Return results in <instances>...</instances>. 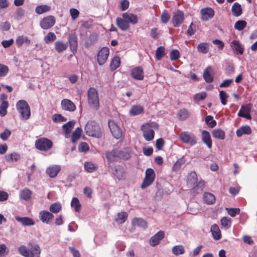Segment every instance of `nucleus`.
<instances>
[{
	"mask_svg": "<svg viewBox=\"0 0 257 257\" xmlns=\"http://www.w3.org/2000/svg\"><path fill=\"white\" fill-rule=\"evenodd\" d=\"M158 127V123L154 121H150L144 124L141 126V130L143 132L145 140L147 141L153 140L155 136L154 130H157Z\"/></svg>",
	"mask_w": 257,
	"mask_h": 257,
	"instance_id": "f257e3e1",
	"label": "nucleus"
},
{
	"mask_svg": "<svg viewBox=\"0 0 257 257\" xmlns=\"http://www.w3.org/2000/svg\"><path fill=\"white\" fill-rule=\"evenodd\" d=\"M87 102L88 104L93 109L98 110L99 108V99L97 90L91 87L87 91Z\"/></svg>",
	"mask_w": 257,
	"mask_h": 257,
	"instance_id": "f03ea898",
	"label": "nucleus"
},
{
	"mask_svg": "<svg viewBox=\"0 0 257 257\" xmlns=\"http://www.w3.org/2000/svg\"><path fill=\"white\" fill-rule=\"evenodd\" d=\"M84 130L86 134L89 136L100 138L102 136L99 125L93 121L87 122Z\"/></svg>",
	"mask_w": 257,
	"mask_h": 257,
	"instance_id": "7ed1b4c3",
	"label": "nucleus"
},
{
	"mask_svg": "<svg viewBox=\"0 0 257 257\" xmlns=\"http://www.w3.org/2000/svg\"><path fill=\"white\" fill-rule=\"evenodd\" d=\"M16 108L20 113L22 119H28L31 115L30 107L26 100H20L16 103Z\"/></svg>",
	"mask_w": 257,
	"mask_h": 257,
	"instance_id": "20e7f679",
	"label": "nucleus"
},
{
	"mask_svg": "<svg viewBox=\"0 0 257 257\" xmlns=\"http://www.w3.org/2000/svg\"><path fill=\"white\" fill-rule=\"evenodd\" d=\"M20 253L25 257H39L41 253L40 247L36 244L32 246L30 249L22 245L18 248Z\"/></svg>",
	"mask_w": 257,
	"mask_h": 257,
	"instance_id": "39448f33",
	"label": "nucleus"
},
{
	"mask_svg": "<svg viewBox=\"0 0 257 257\" xmlns=\"http://www.w3.org/2000/svg\"><path fill=\"white\" fill-rule=\"evenodd\" d=\"M35 145L37 149L46 151L52 148L53 142L47 138H41L36 140Z\"/></svg>",
	"mask_w": 257,
	"mask_h": 257,
	"instance_id": "423d86ee",
	"label": "nucleus"
},
{
	"mask_svg": "<svg viewBox=\"0 0 257 257\" xmlns=\"http://www.w3.org/2000/svg\"><path fill=\"white\" fill-rule=\"evenodd\" d=\"M180 141L183 143L193 146L197 143V139L195 135L189 132H183L179 135Z\"/></svg>",
	"mask_w": 257,
	"mask_h": 257,
	"instance_id": "0eeeda50",
	"label": "nucleus"
},
{
	"mask_svg": "<svg viewBox=\"0 0 257 257\" xmlns=\"http://www.w3.org/2000/svg\"><path fill=\"white\" fill-rule=\"evenodd\" d=\"M155 178V173L154 170L152 168H148L146 170L145 177L141 185V188L145 189L151 185L154 181Z\"/></svg>",
	"mask_w": 257,
	"mask_h": 257,
	"instance_id": "6e6552de",
	"label": "nucleus"
},
{
	"mask_svg": "<svg viewBox=\"0 0 257 257\" xmlns=\"http://www.w3.org/2000/svg\"><path fill=\"white\" fill-rule=\"evenodd\" d=\"M185 20L184 13L183 11L178 10L173 12L172 18V23L174 27H178Z\"/></svg>",
	"mask_w": 257,
	"mask_h": 257,
	"instance_id": "1a4fd4ad",
	"label": "nucleus"
},
{
	"mask_svg": "<svg viewBox=\"0 0 257 257\" xmlns=\"http://www.w3.org/2000/svg\"><path fill=\"white\" fill-rule=\"evenodd\" d=\"M55 23V19L53 16L44 18L40 22V25L42 29L48 30L53 27Z\"/></svg>",
	"mask_w": 257,
	"mask_h": 257,
	"instance_id": "9d476101",
	"label": "nucleus"
},
{
	"mask_svg": "<svg viewBox=\"0 0 257 257\" xmlns=\"http://www.w3.org/2000/svg\"><path fill=\"white\" fill-rule=\"evenodd\" d=\"M109 55V49L107 47H103L97 54V61L99 65H103L106 61Z\"/></svg>",
	"mask_w": 257,
	"mask_h": 257,
	"instance_id": "9b49d317",
	"label": "nucleus"
},
{
	"mask_svg": "<svg viewBox=\"0 0 257 257\" xmlns=\"http://www.w3.org/2000/svg\"><path fill=\"white\" fill-rule=\"evenodd\" d=\"M251 107L252 104L251 103H248L246 105H242L237 113V115L239 117L245 118L247 119H250L251 117L250 114V112Z\"/></svg>",
	"mask_w": 257,
	"mask_h": 257,
	"instance_id": "f8f14e48",
	"label": "nucleus"
},
{
	"mask_svg": "<svg viewBox=\"0 0 257 257\" xmlns=\"http://www.w3.org/2000/svg\"><path fill=\"white\" fill-rule=\"evenodd\" d=\"M61 107L63 110L69 112H73L76 109L75 104L71 100L67 98L61 100Z\"/></svg>",
	"mask_w": 257,
	"mask_h": 257,
	"instance_id": "ddd939ff",
	"label": "nucleus"
},
{
	"mask_svg": "<svg viewBox=\"0 0 257 257\" xmlns=\"http://www.w3.org/2000/svg\"><path fill=\"white\" fill-rule=\"evenodd\" d=\"M108 126L112 136L116 139H118L122 136V131L120 128L113 121H108Z\"/></svg>",
	"mask_w": 257,
	"mask_h": 257,
	"instance_id": "4468645a",
	"label": "nucleus"
},
{
	"mask_svg": "<svg viewBox=\"0 0 257 257\" xmlns=\"http://www.w3.org/2000/svg\"><path fill=\"white\" fill-rule=\"evenodd\" d=\"M39 218L43 223L48 224L54 218V215L48 211L42 210L39 213Z\"/></svg>",
	"mask_w": 257,
	"mask_h": 257,
	"instance_id": "2eb2a0df",
	"label": "nucleus"
},
{
	"mask_svg": "<svg viewBox=\"0 0 257 257\" xmlns=\"http://www.w3.org/2000/svg\"><path fill=\"white\" fill-rule=\"evenodd\" d=\"M131 75L136 80H142L144 78L143 69L140 66L136 67L131 70Z\"/></svg>",
	"mask_w": 257,
	"mask_h": 257,
	"instance_id": "dca6fc26",
	"label": "nucleus"
},
{
	"mask_svg": "<svg viewBox=\"0 0 257 257\" xmlns=\"http://www.w3.org/2000/svg\"><path fill=\"white\" fill-rule=\"evenodd\" d=\"M200 13L201 15V19L204 21H207L212 19L214 16V11L210 8L202 9L200 11Z\"/></svg>",
	"mask_w": 257,
	"mask_h": 257,
	"instance_id": "f3484780",
	"label": "nucleus"
},
{
	"mask_svg": "<svg viewBox=\"0 0 257 257\" xmlns=\"http://www.w3.org/2000/svg\"><path fill=\"white\" fill-rule=\"evenodd\" d=\"M203 77L207 83H211L214 79V73L212 67L211 66H207L204 70Z\"/></svg>",
	"mask_w": 257,
	"mask_h": 257,
	"instance_id": "a211bd4d",
	"label": "nucleus"
},
{
	"mask_svg": "<svg viewBox=\"0 0 257 257\" xmlns=\"http://www.w3.org/2000/svg\"><path fill=\"white\" fill-rule=\"evenodd\" d=\"M112 174L117 180H121L124 178L125 174V169L120 166H115Z\"/></svg>",
	"mask_w": 257,
	"mask_h": 257,
	"instance_id": "6ab92c4d",
	"label": "nucleus"
},
{
	"mask_svg": "<svg viewBox=\"0 0 257 257\" xmlns=\"http://www.w3.org/2000/svg\"><path fill=\"white\" fill-rule=\"evenodd\" d=\"M164 233L162 231H159L152 236L150 240V244L153 246L158 245L160 240L164 238Z\"/></svg>",
	"mask_w": 257,
	"mask_h": 257,
	"instance_id": "aec40b11",
	"label": "nucleus"
},
{
	"mask_svg": "<svg viewBox=\"0 0 257 257\" xmlns=\"http://www.w3.org/2000/svg\"><path fill=\"white\" fill-rule=\"evenodd\" d=\"M61 170V167L59 165H51L46 170V173L51 178L55 177Z\"/></svg>",
	"mask_w": 257,
	"mask_h": 257,
	"instance_id": "412c9836",
	"label": "nucleus"
},
{
	"mask_svg": "<svg viewBox=\"0 0 257 257\" xmlns=\"http://www.w3.org/2000/svg\"><path fill=\"white\" fill-rule=\"evenodd\" d=\"M16 220L23 226H32L35 224L34 220L28 217H21L18 216L15 217Z\"/></svg>",
	"mask_w": 257,
	"mask_h": 257,
	"instance_id": "4be33fe9",
	"label": "nucleus"
},
{
	"mask_svg": "<svg viewBox=\"0 0 257 257\" xmlns=\"http://www.w3.org/2000/svg\"><path fill=\"white\" fill-rule=\"evenodd\" d=\"M202 141L206 145L207 147L209 149L212 147V140L210 137L209 133L206 131L203 130L201 133Z\"/></svg>",
	"mask_w": 257,
	"mask_h": 257,
	"instance_id": "5701e85b",
	"label": "nucleus"
},
{
	"mask_svg": "<svg viewBox=\"0 0 257 257\" xmlns=\"http://www.w3.org/2000/svg\"><path fill=\"white\" fill-rule=\"evenodd\" d=\"M122 17L124 18L128 24L131 23L132 25H135L138 23V17L134 14L125 13L122 15Z\"/></svg>",
	"mask_w": 257,
	"mask_h": 257,
	"instance_id": "b1692460",
	"label": "nucleus"
},
{
	"mask_svg": "<svg viewBox=\"0 0 257 257\" xmlns=\"http://www.w3.org/2000/svg\"><path fill=\"white\" fill-rule=\"evenodd\" d=\"M144 111V108L143 106L140 105H133L132 106L129 111V113L132 116H136L143 113Z\"/></svg>",
	"mask_w": 257,
	"mask_h": 257,
	"instance_id": "393cba45",
	"label": "nucleus"
},
{
	"mask_svg": "<svg viewBox=\"0 0 257 257\" xmlns=\"http://www.w3.org/2000/svg\"><path fill=\"white\" fill-rule=\"evenodd\" d=\"M75 123V121L70 120L63 124L62 126V128L65 134V137L68 138V135L71 132L72 128L74 127V124Z\"/></svg>",
	"mask_w": 257,
	"mask_h": 257,
	"instance_id": "a878e982",
	"label": "nucleus"
},
{
	"mask_svg": "<svg viewBox=\"0 0 257 257\" xmlns=\"http://www.w3.org/2000/svg\"><path fill=\"white\" fill-rule=\"evenodd\" d=\"M69 43L71 52L75 54L77 52L78 46L77 39L75 35H72L69 37Z\"/></svg>",
	"mask_w": 257,
	"mask_h": 257,
	"instance_id": "bb28decb",
	"label": "nucleus"
},
{
	"mask_svg": "<svg viewBox=\"0 0 257 257\" xmlns=\"http://www.w3.org/2000/svg\"><path fill=\"white\" fill-rule=\"evenodd\" d=\"M251 133V129L250 127L247 125L240 127L237 129L236 131V134L238 137H240L243 135H249Z\"/></svg>",
	"mask_w": 257,
	"mask_h": 257,
	"instance_id": "cd10ccee",
	"label": "nucleus"
},
{
	"mask_svg": "<svg viewBox=\"0 0 257 257\" xmlns=\"http://www.w3.org/2000/svg\"><path fill=\"white\" fill-rule=\"evenodd\" d=\"M116 22L117 26L122 31H126L130 28V24L127 23L126 21L122 17V18H117Z\"/></svg>",
	"mask_w": 257,
	"mask_h": 257,
	"instance_id": "c85d7f7f",
	"label": "nucleus"
},
{
	"mask_svg": "<svg viewBox=\"0 0 257 257\" xmlns=\"http://www.w3.org/2000/svg\"><path fill=\"white\" fill-rule=\"evenodd\" d=\"M106 158L108 162H112L118 159L117 150H112L106 153Z\"/></svg>",
	"mask_w": 257,
	"mask_h": 257,
	"instance_id": "c756f323",
	"label": "nucleus"
},
{
	"mask_svg": "<svg viewBox=\"0 0 257 257\" xmlns=\"http://www.w3.org/2000/svg\"><path fill=\"white\" fill-rule=\"evenodd\" d=\"M231 12L234 17L240 16L242 13L241 5L237 2L234 3L231 7Z\"/></svg>",
	"mask_w": 257,
	"mask_h": 257,
	"instance_id": "7c9ffc66",
	"label": "nucleus"
},
{
	"mask_svg": "<svg viewBox=\"0 0 257 257\" xmlns=\"http://www.w3.org/2000/svg\"><path fill=\"white\" fill-rule=\"evenodd\" d=\"M213 238L215 240H219L221 238V234L219 227L217 224H214L210 229Z\"/></svg>",
	"mask_w": 257,
	"mask_h": 257,
	"instance_id": "2f4dec72",
	"label": "nucleus"
},
{
	"mask_svg": "<svg viewBox=\"0 0 257 257\" xmlns=\"http://www.w3.org/2000/svg\"><path fill=\"white\" fill-rule=\"evenodd\" d=\"M172 252L174 255L178 256L184 254L185 252V249L182 245H176L172 247Z\"/></svg>",
	"mask_w": 257,
	"mask_h": 257,
	"instance_id": "473e14b6",
	"label": "nucleus"
},
{
	"mask_svg": "<svg viewBox=\"0 0 257 257\" xmlns=\"http://www.w3.org/2000/svg\"><path fill=\"white\" fill-rule=\"evenodd\" d=\"M198 181V178L197 174L194 171L191 172L187 177L188 185L190 186L194 185Z\"/></svg>",
	"mask_w": 257,
	"mask_h": 257,
	"instance_id": "72a5a7b5",
	"label": "nucleus"
},
{
	"mask_svg": "<svg viewBox=\"0 0 257 257\" xmlns=\"http://www.w3.org/2000/svg\"><path fill=\"white\" fill-rule=\"evenodd\" d=\"M55 48L58 53H62L67 48L68 45L67 43L62 41H56L54 43Z\"/></svg>",
	"mask_w": 257,
	"mask_h": 257,
	"instance_id": "f704fd0d",
	"label": "nucleus"
},
{
	"mask_svg": "<svg viewBox=\"0 0 257 257\" xmlns=\"http://www.w3.org/2000/svg\"><path fill=\"white\" fill-rule=\"evenodd\" d=\"M213 137L219 140H224L225 137V134L223 131L220 128H215L212 132Z\"/></svg>",
	"mask_w": 257,
	"mask_h": 257,
	"instance_id": "c9c22d12",
	"label": "nucleus"
},
{
	"mask_svg": "<svg viewBox=\"0 0 257 257\" xmlns=\"http://www.w3.org/2000/svg\"><path fill=\"white\" fill-rule=\"evenodd\" d=\"M203 200L207 204H212L215 202V197L212 194L205 192L203 195Z\"/></svg>",
	"mask_w": 257,
	"mask_h": 257,
	"instance_id": "e433bc0d",
	"label": "nucleus"
},
{
	"mask_svg": "<svg viewBox=\"0 0 257 257\" xmlns=\"http://www.w3.org/2000/svg\"><path fill=\"white\" fill-rule=\"evenodd\" d=\"M32 194V192L30 189L25 188L20 191V197L21 199L27 201L31 198Z\"/></svg>",
	"mask_w": 257,
	"mask_h": 257,
	"instance_id": "4c0bfd02",
	"label": "nucleus"
},
{
	"mask_svg": "<svg viewBox=\"0 0 257 257\" xmlns=\"http://www.w3.org/2000/svg\"><path fill=\"white\" fill-rule=\"evenodd\" d=\"M231 48L236 51L239 54H242L243 53V48L238 41L234 40L230 43Z\"/></svg>",
	"mask_w": 257,
	"mask_h": 257,
	"instance_id": "58836bf2",
	"label": "nucleus"
},
{
	"mask_svg": "<svg viewBox=\"0 0 257 257\" xmlns=\"http://www.w3.org/2000/svg\"><path fill=\"white\" fill-rule=\"evenodd\" d=\"M84 166L86 171L89 173L94 172L96 171L98 169L97 165L91 162H85Z\"/></svg>",
	"mask_w": 257,
	"mask_h": 257,
	"instance_id": "ea45409f",
	"label": "nucleus"
},
{
	"mask_svg": "<svg viewBox=\"0 0 257 257\" xmlns=\"http://www.w3.org/2000/svg\"><path fill=\"white\" fill-rule=\"evenodd\" d=\"M132 223L134 225H137L144 229L146 228L147 227V222L141 218H134L132 221Z\"/></svg>",
	"mask_w": 257,
	"mask_h": 257,
	"instance_id": "a19ab883",
	"label": "nucleus"
},
{
	"mask_svg": "<svg viewBox=\"0 0 257 257\" xmlns=\"http://www.w3.org/2000/svg\"><path fill=\"white\" fill-rule=\"evenodd\" d=\"M120 64V58L118 56H115L112 59L111 62L110 64V69L111 70H114L116 69Z\"/></svg>",
	"mask_w": 257,
	"mask_h": 257,
	"instance_id": "79ce46f5",
	"label": "nucleus"
},
{
	"mask_svg": "<svg viewBox=\"0 0 257 257\" xmlns=\"http://www.w3.org/2000/svg\"><path fill=\"white\" fill-rule=\"evenodd\" d=\"M165 48L163 46L159 47L156 51L155 58L157 60H161L165 55Z\"/></svg>",
	"mask_w": 257,
	"mask_h": 257,
	"instance_id": "37998d69",
	"label": "nucleus"
},
{
	"mask_svg": "<svg viewBox=\"0 0 257 257\" xmlns=\"http://www.w3.org/2000/svg\"><path fill=\"white\" fill-rule=\"evenodd\" d=\"M51 7L48 5H40L36 7L35 12L39 15L42 14L50 10Z\"/></svg>",
	"mask_w": 257,
	"mask_h": 257,
	"instance_id": "c03bdc74",
	"label": "nucleus"
},
{
	"mask_svg": "<svg viewBox=\"0 0 257 257\" xmlns=\"http://www.w3.org/2000/svg\"><path fill=\"white\" fill-rule=\"evenodd\" d=\"M197 48L198 52L206 54L209 51V46L207 43H200L197 46Z\"/></svg>",
	"mask_w": 257,
	"mask_h": 257,
	"instance_id": "a18cd8bd",
	"label": "nucleus"
},
{
	"mask_svg": "<svg viewBox=\"0 0 257 257\" xmlns=\"http://www.w3.org/2000/svg\"><path fill=\"white\" fill-rule=\"evenodd\" d=\"M81 132V128L78 127L73 132L71 138V141L73 143H75L76 141L80 139Z\"/></svg>",
	"mask_w": 257,
	"mask_h": 257,
	"instance_id": "49530a36",
	"label": "nucleus"
},
{
	"mask_svg": "<svg viewBox=\"0 0 257 257\" xmlns=\"http://www.w3.org/2000/svg\"><path fill=\"white\" fill-rule=\"evenodd\" d=\"M30 40L27 37L24 36H19L16 40V43L19 47H21L25 43L30 44Z\"/></svg>",
	"mask_w": 257,
	"mask_h": 257,
	"instance_id": "de8ad7c7",
	"label": "nucleus"
},
{
	"mask_svg": "<svg viewBox=\"0 0 257 257\" xmlns=\"http://www.w3.org/2000/svg\"><path fill=\"white\" fill-rule=\"evenodd\" d=\"M62 209L61 204L59 202H55L52 204L49 207L50 212L57 213Z\"/></svg>",
	"mask_w": 257,
	"mask_h": 257,
	"instance_id": "09e8293b",
	"label": "nucleus"
},
{
	"mask_svg": "<svg viewBox=\"0 0 257 257\" xmlns=\"http://www.w3.org/2000/svg\"><path fill=\"white\" fill-rule=\"evenodd\" d=\"M71 206L74 208L76 212H78L80 211L81 205L77 198L74 197L72 198L71 202Z\"/></svg>",
	"mask_w": 257,
	"mask_h": 257,
	"instance_id": "8fccbe9b",
	"label": "nucleus"
},
{
	"mask_svg": "<svg viewBox=\"0 0 257 257\" xmlns=\"http://www.w3.org/2000/svg\"><path fill=\"white\" fill-rule=\"evenodd\" d=\"M185 162V160L184 157H182L181 158L178 159L176 163L174 164L172 170L174 172H177L180 170L182 165L184 164Z\"/></svg>",
	"mask_w": 257,
	"mask_h": 257,
	"instance_id": "3c124183",
	"label": "nucleus"
},
{
	"mask_svg": "<svg viewBox=\"0 0 257 257\" xmlns=\"http://www.w3.org/2000/svg\"><path fill=\"white\" fill-rule=\"evenodd\" d=\"M9 106V103L7 101H3L0 106V115L5 116L7 113V108Z\"/></svg>",
	"mask_w": 257,
	"mask_h": 257,
	"instance_id": "603ef678",
	"label": "nucleus"
},
{
	"mask_svg": "<svg viewBox=\"0 0 257 257\" xmlns=\"http://www.w3.org/2000/svg\"><path fill=\"white\" fill-rule=\"evenodd\" d=\"M205 186V182L203 181H200L193 188V192L196 194L202 192Z\"/></svg>",
	"mask_w": 257,
	"mask_h": 257,
	"instance_id": "864d4df0",
	"label": "nucleus"
},
{
	"mask_svg": "<svg viewBox=\"0 0 257 257\" xmlns=\"http://www.w3.org/2000/svg\"><path fill=\"white\" fill-rule=\"evenodd\" d=\"M56 39V36L53 32H49L45 36L44 40L46 44H49L54 41Z\"/></svg>",
	"mask_w": 257,
	"mask_h": 257,
	"instance_id": "5fc2aeb1",
	"label": "nucleus"
},
{
	"mask_svg": "<svg viewBox=\"0 0 257 257\" xmlns=\"http://www.w3.org/2000/svg\"><path fill=\"white\" fill-rule=\"evenodd\" d=\"M178 116L179 119L185 120L189 116V112L186 109H182L178 111Z\"/></svg>",
	"mask_w": 257,
	"mask_h": 257,
	"instance_id": "6e6d98bb",
	"label": "nucleus"
},
{
	"mask_svg": "<svg viewBox=\"0 0 257 257\" xmlns=\"http://www.w3.org/2000/svg\"><path fill=\"white\" fill-rule=\"evenodd\" d=\"M205 122L208 127L211 128H213L216 125V121L213 119V117L210 115L206 116Z\"/></svg>",
	"mask_w": 257,
	"mask_h": 257,
	"instance_id": "4d7b16f0",
	"label": "nucleus"
},
{
	"mask_svg": "<svg viewBox=\"0 0 257 257\" xmlns=\"http://www.w3.org/2000/svg\"><path fill=\"white\" fill-rule=\"evenodd\" d=\"M220 222L221 225L226 229H228L231 227V222L230 218L223 217L221 219Z\"/></svg>",
	"mask_w": 257,
	"mask_h": 257,
	"instance_id": "13d9d810",
	"label": "nucleus"
},
{
	"mask_svg": "<svg viewBox=\"0 0 257 257\" xmlns=\"http://www.w3.org/2000/svg\"><path fill=\"white\" fill-rule=\"evenodd\" d=\"M228 95L224 91H219V98L221 100V104L225 105L227 103V99L228 98Z\"/></svg>",
	"mask_w": 257,
	"mask_h": 257,
	"instance_id": "bf43d9fd",
	"label": "nucleus"
},
{
	"mask_svg": "<svg viewBox=\"0 0 257 257\" xmlns=\"http://www.w3.org/2000/svg\"><path fill=\"white\" fill-rule=\"evenodd\" d=\"M246 22L244 21H237L234 24V29L238 30H242L246 26Z\"/></svg>",
	"mask_w": 257,
	"mask_h": 257,
	"instance_id": "052dcab7",
	"label": "nucleus"
},
{
	"mask_svg": "<svg viewBox=\"0 0 257 257\" xmlns=\"http://www.w3.org/2000/svg\"><path fill=\"white\" fill-rule=\"evenodd\" d=\"M127 217V214L126 212L118 213L117 214V217L116 221L119 224L124 223Z\"/></svg>",
	"mask_w": 257,
	"mask_h": 257,
	"instance_id": "680f3d73",
	"label": "nucleus"
},
{
	"mask_svg": "<svg viewBox=\"0 0 257 257\" xmlns=\"http://www.w3.org/2000/svg\"><path fill=\"white\" fill-rule=\"evenodd\" d=\"M19 159L20 155L16 153L8 154L6 156V160L7 162H11L14 160L17 161Z\"/></svg>",
	"mask_w": 257,
	"mask_h": 257,
	"instance_id": "e2e57ef3",
	"label": "nucleus"
},
{
	"mask_svg": "<svg viewBox=\"0 0 257 257\" xmlns=\"http://www.w3.org/2000/svg\"><path fill=\"white\" fill-rule=\"evenodd\" d=\"M228 214L231 217H235L240 213V209L238 208H226Z\"/></svg>",
	"mask_w": 257,
	"mask_h": 257,
	"instance_id": "0e129e2a",
	"label": "nucleus"
},
{
	"mask_svg": "<svg viewBox=\"0 0 257 257\" xmlns=\"http://www.w3.org/2000/svg\"><path fill=\"white\" fill-rule=\"evenodd\" d=\"M118 158L126 160L130 158V154L125 151L117 150Z\"/></svg>",
	"mask_w": 257,
	"mask_h": 257,
	"instance_id": "69168bd1",
	"label": "nucleus"
},
{
	"mask_svg": "<svg viewBox=\"0 0 257 257\" xmlns=\"http://www.w3.org/2000/svg\"><path fill=\"white\" fill-rule=\"evenodd\" d=\"M53 120L54 122H65L67 121L66 117L60 114H55L53 116Z\"/></svg>",
	"mask_w": 257,
	"mask_h": 257,
	"instance_id": "338daca9",
	"label": "nucleus"
},
{
	"mask_svg": "<svg viewBox=\"0 0 257 257\" xmlns=\"http://www.w3.org/2000/svg\"><path fill=\"white\" fill-rule=\"evenodd\" d=\"M180 52L177 50H173L170 53V58L172 61L176 60L180 58Z\"/></svg>",
	"mask_w": 257,
	"mask_h": 257,
	"instance_id": "774afa93",
	"label": "nucleus"
}]
</instances>
